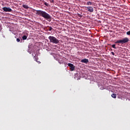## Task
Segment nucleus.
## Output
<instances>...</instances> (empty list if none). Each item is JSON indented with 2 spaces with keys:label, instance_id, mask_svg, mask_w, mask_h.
Instances as JSON below:
<instances>
[{
  "label": "nucleus",
  "instance_id": "obj_15",
  "mask_svg": "<svg viewBox=\"0 0 130 130\" xmlns=\"http://www.w3.org/2000/svg\"><path fill=\"white\" fill-rule=\"evenodd\" d=\"M52 27H51V26H50V27H49V31H51V30H52Z\"/></svg>",
  "mask_w": 130,
  "mask_h": 130
},
{
  "label": "nucleus",
  "instance_id": "obj_2",
  "mask_svg": "<svg viewBox=\"0 0 130 130\" xmlns=\"http://www.w3.org/2000/svg\"><path fill=\"white\" fill-rule=\"evenodd\" d=\"M48 39L50 40V42H51V43H53L54 44H57V43H59L58 39H56V38L54 36H49L48 37Z\"/></svg>",
  "mask_w": 130,
  "mask_h": 130
},
{
  "label": "nucleus",
  "instance_id": "obj_18",
  "mask_svg": "<svg viewBox=\"0 0 130 130\" xmlns=\"http://www.w3.org/2000/svg\"><path fill=\"white\" fill-rule=\"evenodd\" d=\"M3 27H2V25L0 24V31H1Z\"/></svg>",
  "mask_w": 130,
  "mask_h": 130
},
{
  "label": "nucleus",
  "instance_id": "obj_20",
  "mask_svg": "<svg viewBox=\"0 0 130 130\" xmlns=\"http://www.w3.org/2000/svg\"><path fill=\"white\" fill-rule=\"evenodd\" d=\"M111 54H112V55H114V52H111Z\"/></svg>",
  "mask_w": 130,
  "mask_h": 130
},
{
  "label": "nucleus",
  "instance_id": "obj_7",
  "mask_svg": "<svg viewBox=\"0 0 130 130\" xmlns=\"http://www.w3.org/2000/svg\"><path fill=\"white\" fill-rule=\"evenodd\" d=\"M81 62H82L83 63H88V62H89V59L86 58L81 59Z\"/></svg>",
  "mask_w": 130,
  "mask_h": 130
},
{
  "label": "nucleus",
  "instance_id": "obj_5",
  "mask_svg": "<svg viewBox=\"0 0 130 130\" xmlns=\"http://www.w3.org/2000/svg\"><path fill=\"white\" fill-rule=\"evenodd\" d=\"M68 66L69 67H70V70H71V71L72 72H73V71H75V66H74L73 64L71 63H69L68 64Z\"/></svg>",
  "mask_w": 130,
  "mask_h": 130
},
{
  "label": "nucleus",
  "instance_id": "obj_10",
  "mask_svg": "<svg viewBox=\"0 0 130 130\" xmlns=\"http://www.w3.org/2000/svg\"><path fill=\"white\" fill-rule=\"evenodd\" d=\"M111 96L112 97V98H116V94L115 93H112L111 94Z\"/></svg>",
  "mask_w": 130,
  "mask_h": 130
},
{
  "label": "nucleus",
  "instance_id": "obj_6",
  "mask_svg": "<svg viewBox=\"0 0 130 130\" xmlns=\"http://www.w3.org/2000/svg\"><path fill=\"white\" fill-rule=\"evenodd\" d=\"M3 10L4 12H12V9L8 7H4Z\"/></svg>",
  "mask_w": 130,
  "mask_h": 130
},
{
  "label": "nucleus",
  "instance_id": "obj_3",
  "mask_svg": "<svg viewBox=\"0 0 130 130\" xmlns=\"http://www.w3.org/2000/svg\"><path fill=\"white\" fill-rule=\"evenodd\" d=\"M129 41V40L128 39V38H125L122 40H119L117 41L116 42H115V43H116V44H117L118 43H121V44H124V43H127V42H128Z\"/></svg>",
  "mask_w": 130,
  "mask_h": 130
},
{
  "label": "nucleus",
  "instance_id": "obj_1",
  "mask_svg": "<svg viewBox=\"0 0 130 130\" xmlns=\"http://www.w3.org/2000/svg\"><path fill=\"white\" fill-rule=\"evenodd\" d=\"M36 12H37L36 13V15H38L43 18H44V19H46V20H47L49 22L51 21V16L46 13V12L42 10H36Z\"/></svg>",
  "mask_w": 130,
  "mask_h": 130
},
{
  "label": "nucleus",
  "instance_id": "obj_14",
  "mask_svg": "<svg viewBox=\"0 0 130 130\" xmlns=\"http://www.w3.org/2000/svg\"><path fill=\"white\" fill-rule=\"evenodd\" d=\"M44 5H45V6H46L47 7H48V6H49V5L48 4V3H46V2H44Z\"/></svg>",
  "mask_w": 130,
  "mask_h": 130
},
{
  "label": "nucleus",
  "instance_id": "obj_13",
  "mask_svg": "<svg viewBox=\"0 0 130 130\" xmlns=\"http://www.w3.org/2000/svg\"><path fill=\"white\" fill-rule=\"evenodd\" d=\"M115 46H116L115 44H113V45H112V47L113 48H114L115 49H116V47H115Z\"/></svg>",
  "mask_w": 130,
  "mask_h": 130
},
{
  "label": "nucleus",
  "instance_id": "obj_9",
  "mask_svg": "<svg viewBox=\"0 0 130 130\" xmlns=\"http://www.w3.org/2000/svg\"><path fill=\"white\" fill-rule=\"evenodd\" d=\"M22 7L23 8H24V9H29V7H28V6L26 5H23Z\"/></svg>",
  "mask_w": 130,
  "mask_h": 130
},
{
  "label": "nucleus",
  "instance_id": "obj_11",
  "mask_svg": "<svg viewBox=\"0 0 130 130\" xmlns=\"http://www.w3.org/2000/svg\"><path fill=\"white\" fill-rule=\"evenodd\" d=\"M86 5H87V6H92V2H87Z\"/></svg>",
  "mask_w": 130,
  "mask_h": 130
},
{
  "label": "nucleus",
  "instance_id": "obj_12",
  "mask_svg": "<svg viewBox=\"0 0 130 130\" xmlns=\"http://www.w3.org/2000/svg\"><path fill=\"white\" fill-rule=\"evenodd\" d=\"M22 39L23 40H26V39H27V36H23L22 37Z\"/></svg>",
  "mask_w": 130,
  "mask_h": 130
},
{
  "label": "nucleus",
  "instance_id": "obj_16",
  "mask_svg": "<svg viewBox=\"0 0 130 130\" xmlns=\"http://www.w3.org/2000/svg\"><path fill=\"white\" fill-rule=\"evenodd\" d=\"M78 16L79 17H80V18H82V17H83V15H81V14H78Z\"/></svg>",
  "mask_w": 130,
  "mask_h": 130
},
{
  "label": "nucleus",
  "instance_id": "obj_17",
  "mask_svg": "<svg viewBox=\"0 0 130 130\" xmlns=\"http://www.w3.org/2000/svg\"><path fill=\"white\" fill-rule=\"evenodd\" d=\"M126 35H130V30L126 32Z\"/></svg>",
  "mask_w": 130,
  "mask_h": 130
},
{
  "label": "nucleus",
  "instance_id": "obj_4",
  "mask_svg": "<svg viewBox=\"0 0 130 130\" xmlns=\"http://www.w3.org/2000/svg\"><path fill=\"white\" fill-rule=\"evenodd\" d=\"M85 10L90 13H93L94 12V9L91 6L85 7Z\"/></svg>",
  "mask_w": 130,
  "mask_h": 130
},
{
  "label": "nucleus",
  "instance_id": "obj_8",
  "mask_svg": "<svg viewBox=\"0 0 130 130\" xmlns=\"http://www.w3.org/2000/svg\"><path fill=\"white\" fill-rule=\"evenodd\" d=\"M34 58H35V60H36L37 62H38V63H41V62H40V61H38V57L37 56H34Z\"/></svg>",
  "mask_w": 130,
  "mask_h": 130
},
{
  "label": "nucleus",
  "instance_id": "obj_19",
  "mask_svg": "<svg viewBox=\"0 0 130 130\" xmlns=\"http://www.w3.org/2000/svg\"><path fill=\"white\" fill-rule=\"evenodd\" d=\"M16 41H17L18 42H20V39H17Z\"/></svg>",
  "mask_w": 130,
  "mask_h": 130
}]
</instances>
